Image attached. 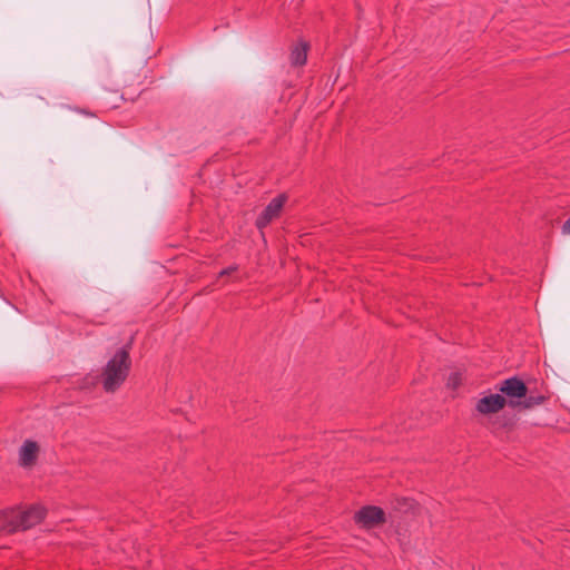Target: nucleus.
<instances>
[{
  "instance_id": "obj_1",
  "label": "nucleus",
  "mask_w": 570,
  "mask_h": 570,
  "mask_svg": "<svg viewBox=\"0 0 570 570\" xmlns=\"http://www.w3.org/2000/svg\"><path fill=\"white\" fill-rule=\"evenodd\" d=\"M45 515L46 510L40 504L3 510L0 512V535L26 531L40 523Z\"/></svg>"
},
{
  "instance_id": "obj_2",
  "label": "nucleus",
  "mask_w": 570,
  "mask_h": 570,
  "mask_svg": "<svg viewBox=\"0 0 570 570\" xmlns=\"http://www.w3.org/2000/svg\"><path fill=\"white\" fill-rule=\"evenodd\" d=\"M130 367L131 360L129 350L127 347H121L107 362L101 372L100 382L104 391L106 393H115L118 391L127 380Z\"/></svg>"
},
{
  "instance_id": "obj_3",
  "label": "nucleus",
  "mask_w": 570,
  "mask_h": 570,
  "mask_svg": "<svg viewBox=\"0 0 570 570\" xmlns=\"http://www.w3.org/2000/svg\"><path fill=\"white\" fill-rule=\"evenodd\" d=\"M498 390L510 399L509 405L512 407L517 406V402H514V399L525 397L528 393L527 385L523 383L522 380H520L517 376L502 381L498 386Z\"/></svg>"
},
{
  "instance_id": "obj_4",
  "label": "nucleus",
  "mask_w": 570,
  "mask_h": 570,
  "mask_svg": "<svg viewBox=\"0 0 570 570\" xmlns=\"http://www.w3.org/2000/svg\"><path fill=\"white\" fill-rule=\"evenodd\" d=\"M355 521L364 528H373L385 522V513L379 507L366 505L355 513Z\"/></svg>"
},
{
  "instance_id": "obj_5",
  "label": "nucleus",
  "mask_w": 570,
  "mask_h": 570,
  "mask_svg": "<svg viewBox=\"0 0 570 570\" xmlns=\"http://www.w3.org/2000/svg\"><path fill=\"white\" fill-rule=\"evenodd\" d=\"M286 202V197L284 195H279L273 198L269 204L265 207L263 213L256 219V226L259 229L265 228L274 218H276L284 204Z\"/></svg>"
},
{
  "instance_id": "obj_6",
  "label": "nucleus",
  "mask_w": 570,
  "mask_h": 570,
  "mask_svg": "<svg viewBox=\"0 0 570 570\" xmlns=\"http://www.w3.org/2000/svg\"><path fill=\"white\" fill-rule=\"evenodd\" d=\"M507 404V400L501 394H490L480 399L475 409L481 414H492L501 411Z\"/></svg>"
},
{
  "instance_id": "obj_7",
  "label": "nucleus",
  "mask_w": 570,
  "mask_h": 570,
  "mask_svg": "<svg viewBox=\"0 0 570 570\" xmlns=\"http://www.w3.org/2000/svg\"><path fill=\"white\" fill-rule=\"evenodd\" d=\"M39 454V445L36 441L26 440L19 449V463L23 468L35 465Z\"/></svg>"
},
{
  "instance_id": "obj_8",
  "label": "nucleus",
  "mask_w": 570,
  "mask_h": 570,
  "mask_svg": "<svg viewBox=\"0 0 570 570\" xmlns=\"http://www.w3.org/2000/svg\"><path fill=\"white\" fill-rule=\"evenodd\" d=\"M307 59V45L296 46L291 52V62L293 66H303Z\"/></svg>"
},
{
  "instance_id": "obj_9",
  "label": "nucleus",
  "mask_w": 570,
  "mask_h": 570,
  "mask_svg": "<svg viewBox=\"0 0 570 570\" xmlns=\"http://www.w3.org/2000/svg\"><path fill=\"white\" fill-rule=\"evenodd\" d=\"M523 401H518L517 406H520L522 409H531L533 406L540 405L546 401V396L543 395H525V397H522Z\"/></svg>"
},
{
  "instance_id": "obj_10",
  "label": "nucleus",
  "mask_w": 570,
  "mask_h": 570,
  "mask_svg": "<svg viewBox=\"0 0 570 570\" xmlns=\"http://www.w3.org/2000/svg\"><path fill=\"white\" fill-rule=\"evenodd\" d=\"M461 384V374L453 372L448 377V386L456 389Z\"/></svg>"
},
{
  "instance_id": "obj_11",
  "label": "nucleus",
  "mask_w": 570,
  "mask_h": 570,
  "mask_svg": "<svg viewBox=\"0 0 570 570\" xmlns=\"http://www.w3.org/2000/svg\"><path fill=\"white\" fill-rule=\"evenodd\" d=\"M98 379L99 377L97 375H87L86 377H83L80 389H90L91 386L96 385Z\"/></svg>"
},
{
  "instance_id": "obj_12",
  "label": "nucleus",
  "mask_w": 570,
  "mask_h": 570,
  "mask_svg": "<svg viewBox=\"0 0 570 570\" xmlns=\"http://www.w3.org/2000/svg\"><path fill=\"white\" fill-rule=\"evenodd\" d=\"M562 233L564 235H569L570 234V217L562 225Z\"/></svg>"
},
{
  "instance_id": "obj_13",
  "label": "nucleus",
  "mask_w": 570,
  "mask_h": 570,
  "mask_svg": "<svg viewBox=\"0 0 570 570\" xmlns=\"http://www.w3.org/2000/svg\"><path fill=\"white\" fill-rule=\"evenodd\" d=\"M236 269V267H227L225 269H223L220 273H219V276H224V275H229L230 273H233L234 271Z\"/></svg>"
},
{
  "instance_id": "obj_14",
  "label": "nucleus",
  "mask_w": 570,
  "mask_h": 570,
  "mask_svg": "<svg viewBox=\"0 0 570 570\" xmlns=\"http://www.w3.org/2000/svg\"><path fill=\"white\" fill-rule=\"evenodd\" d=\"M78 111L83 114V115H86V116H90V117L94 116V114L90 112V111H86V110H78Z\"/></svg>"
}]
</instances>
